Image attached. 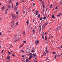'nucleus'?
Returning a JSON list of instances; mask_svg holds the SVG:
<instances>
[{"label":"nucleus","instance_id":"423d86ee","mask_svg":"<svg viewBox=\"0 0 62 62\" xmlns=\"http://www.w3.org/2000/svg\"><path fill=\"white\" fill-rule=\"evenodd\" d=\"M30 29H33V27H31V24H30Z\"/></svg>","mask_w":62,"mask_h":62},{"label":"nucleus","instance_id":"393cba45","mask_svg":"<svg viewBox=\"0 0 62 62\" xmlns=\"http://www.w3.org/2000/svg\"><path fill=\"white\" fill-rule=\"evenodd\" d=\"M43 8H45V5H44V4H43Z\"/></svg>","mask_w":62,"mask_h":62},{"label":"nucleus","instance_id":"cd10ccee","mask_svg":"<svg viewBox=\"0 0 62 62\" xmlns=\"http://www.w3.org/2000/svg\"><path fill=\"white\" fill-rule=\"evenodd\" d=\"M18 23H19V22H17L16 23V25H18Z\"/></svg>","mask_w":62,"mask_h":62},{"label":"nucleus","instance_id":"774afa93","mask_svg":"<svg viewBox=\"0 0 62 62\" xmlns=\"http://www.w3.org/2000/svg\"><path fill=\"white\" fill-rule=\"evenodd\" d=\"M61 47L62 48V45L61 46Z\"/></svg>","mask_w":62,"mask_h":62},{"label":"nucleus","instance_id":"052dcab7","mask_svg":"<svg viewBox=\"0 0 62 62\" xmlns=\"http://www.w3.org/2000/svg\"><path fill=\"white\" fill-rule=\"evenodd\" d=\"M11 4H12V6L13 5V3H12Z\"/></svg>","mask_w":62,"mask_h":62},{"label":"nucleus","instance_id":"aec40b11","mask_svg":"<svg viewBox=\"0 0 62 62\" xmlns=\"http://www.w3.org/2000/svg\"><path fill=\"white\" fill-rule=\"evenodd\" d=\"M52 18H55L54 17V15H53L52 16Z\"/></svg>","mask_w":62,"mask_h":62},{"label":"nucleus","instance_id":"7c9ffc66","mask_svg":"<svg viewBox=\"0 0 62 62\" xmlns=\"http://www.w3.org/2000/svg\"><path fill=\"white\" fill-rule=\"evenodd\" d=\"M55 56H54V58L55 59H56V55H55Z\"/></svg>","mask_w":62,"mask_h":62},{"label":"nucleus","instance_id":"c756f323","mask_svg":"<svg viewBox=\"0 0 62 62\" xmlns=\"http://www.w3.org/2000/svg\"><path fill=\"white\" fill-rule=\"evenodd\" d=\"M38 17L39 18H40V14H39L38 15Z\"/></svg>","mask_w":62,"mask_h":62},{"label":"nucleus","instance_id":"bf43d9fd","mask_svg":"<svg viewBox=\"0 0 62 62\" xmlns=\"http://www.w3.org/2000/svg\"><path fill=\"white\" fill-rule=\"evenodd\" d=\"M51 37V38H52V37H53V36L52 35L51 36H50Z\"/></svg>","mask_w":62,"mask_h":62},{"label":"nucleus","instance_id":"0eeeda50","mask_svg":"<svg viewBox=\"0 0 62 62\" xmlns=\"http://www.w3.org/2000/svg\"><path fill=\"white\" fill-rule=\"evenodd\" d=\"M15 25H13L11 27V29H12L13 28H14L15 27Z\"/></svg>","mask_w":62,"mask_h":62},{"label":"nucleus","instance_id":"a878e982","mask_svg":"<svg viewBox=\"0 0 62 62\" xmlns=\"http://www.w3.org/2000/svg\"><path fill=\"white\" fill-rule=\"evenodd\" d=\"M18 2H17L16 3V6H18Z\"/></svg>","mask_w":62,"mask_h":62},{"label":"nucleus","instance_id":"e433bc0d","mask_svg":"<svg viewBox=\"0 0 62 62\" xmlns=\"http://www.w3.org/2000/svg\"><path fill=\"white\" fill-rule=\"evenodd\" d=\"M18 13H19V12H18V11L16 12V14H18Z\"/></svg>","mask_w":62,"mask_h":62},{"label":"nucleus","instance_id":"4c0bfd02","mask_svg":"<svg viewBox=\"0 0 62 62\" xmlns=\"http://www.w3.org/2000/svg\"><path fill=\"white\" fill-rule=\"evenodd\" d=\"M40 20H42V18L41 17L40 19Z\"/></svg>","mask_w":62,"mask_h":62},{"label":"nucleus","instance_id":"c03bdc74","mask_svg":"<svg viewBox=\"0 0 62 62\" xmlns=\"http://www.w3.org/2000/svg\"><path fill=\"white\" fill-rule=\"evenodd\" d=\"M8 53L9 54H11V53H10V52H9V51H8Z\"/></svg>","mask_w":62,"mask_h":62},{"label":"nucleus","instance_id":"f03ea898","mask_svg":"<svg viewBox=\"0 0 62 62\" xmlns=\"http://www.w3.org/2000/svg\"><path fill=\"white\" fill-rule=\"evenodd\" d=\"M11 16L12 18L14 19H16V17H15V16L13 14H11Z\"/></svg>","mask_w":62,"mask_h":62},{"label":"nucleus","instance_id":"72a5a7b5","mask_svg":"<svg viewBox=\"0 0 62 62\" xmlns=\"http://www.w3.org/2000/svg\"><path fill=\"white\" fill-rule=\"evenodd\" d=\"M48 47V46H46V50H47V48Z\"/></svg>","mask_w":62,"mask_h":62},{"label":"nucleus","instance_id":"b1692460","mask_svg":"<svg viewBox=\"0 0 62 62\" xmlns=\"http://www.w3.org/2000/svg\"><path fill=\"white\" fill-rule=\"evenodd\" d=\"M45 54H46V53H45V52H44V53L43 54V55H45Z\"/></svg>","mask_w":62,"mask_h":62},{"label":"nucleus","instance_id":"58836bf2","mask_svg":"<svg viewBox=\"0 0 62 62\" xmlns=\"http://www.w3.org/2000/svg\"><path fill=\"white\" fill-rule=\"evenodd\" d=\"M34 51V50H33L31 51V53H33V52Z\"/></svg>","mask_w":62,"mask_h":62},{"label":"nucleus","instance_id":"a18cd8bd","mask_svg":"<svg viewBox=\"0 0 62 62\" xmlns=\"http://www.w3.org/2000/svg\"><path fill=\"white\" fill-rule=\"evenodd\" d=\"M37 42L38 43H39V40H38L37 41Z\"/></svg>","mask_w":62,"mask_h":62},{"label":"nucleus","instance_id":"bb28decb","mask_svg":"<svg viewBox=\"0 0 62 62\" xmlns=\"http://www.w3.org/2000/svg\"><path fill=\"white\" fill-rule=\"evenodd\" d=\"M12 56H16V55H15L14 54H13L12 55Z\"/></svg>","mask_w":62,"mask_h":62},{"label":"nucleus","instance_id":"6ab92c4d","mask_svg":"<svg viewBox=\"0 0 62 62\" xmlns=\"http://www.w3.org/2000/svg\"><path fill=\"white\" fill-rule=\"evenodd\" d=\"M45 27V25H44L42 26V28H44Z\"/></svg>","mask_w":62,"mask_h":62},{"label":"nucleus","instance_id":"79ce46f5","mask_svg":"<svg viewBox=\"0 0 62 62\" xmlns=\"http://www.w3.org/2000/svg\"><path fill=\"white\" fill-rule=\"evenodd\" d=\"M23 43H26V41H24L23 42Z\"/></svg>","mask_w":62,"mask_h":62},{"label":"nucleus","instance_id":"6e6552de","mask_svg":"<svg viewBox=\"0 0 62 62\" xmlns=\"http://www.w3.org/2000/svg\"><path fill=\"white\" fill-rule=\"evenodd\" d=\"M32 32L34 34H35V32H36V31L35 30V29H33V30L32 31Z\"/></svg>","mask_w":62,"mask_h":62},{"label":"nucleus","instance_id":"ddd939ff","mask_svg":"<svg viewBox=\"0 0 62 62\" xmlns=\"http://www.w3.org/2000/svg\"><path fill=\"white\" fill-rule=\"evenodd\" d=\"M7 7L8 8H10L11 7L9 5H8L7 6Z\"/></svg>","mask_w":62,"mask_h":62},{"label":"nucleus","instance_id":"49530a36","mask_svg":"<svg viewBox=\"0 0 62 62\" xmlns=\"http://www.w3.org/2000/svg\"><path fill=\"white\" fill-rule=\"evenodd\" d=\"M26 62H28V59H26Z\"/></svg>","mask_w":62,"mask_h":62},{"label":"nucleus","instance_id":"ea45409f","mask_svg":"<svg viewBox=\"0 0 62 62\" xmlns=\"http://www.w3.org/2000/svg\"><path fill=\"white\" fill-rule=\"evenodd\" d=\"M47 8H46V11H45L46 12H47Z\"/></svg>","mask_w":62,"mask_h":62},{"label":"nucleus","instance_id":"20e7f679","mask_svg":"<svg viewBox=\"0 0 62 62\" xmlns=\"http://www.w3.org/2000/svg\"><path fill=\"white\" fill-rule=\"evenodd\" d=\"M61 27V26H60L56 29V30L58 31V30L59 29H60Z\"/></svg>","mask_w":62,"mask_h":62},{"label":"nucleus","instance_id":"1a4fd4ad","mask_svg":"<svg viewBox=\"0 0 62 62\" xmlns=\"http://www.w3.org/2000/svg\"><path fill=\"white\" fill-rule=\"evenodd\" d=\"M33 57L32 56H31L29 58V60L30 59H31V58H32Z\"/></svg>","mask_w":62,"mask_h":62},{"label":"nucleus","instance_id":"2f4dec72","mask_svg":"<svg viewBox=\"0 0 62 62\" xmlns=\"http://www.w3.org/2000/svg\"><path fill=\"white\" fill-rule=\"evenodd\" d=\"M33 56H34V57H35V56H36V54H33Z\"/></svg>","mask_w":62,"mask_h":62},{"label":"nucleus","instance_id":"0e129e2a","mask_svg":"<svg viewBox=\"0 0 62 62\" xmlns=\"http://www.w3.org/2000/svg\"><path fill=\"white\" fill-rule=\"evenodd\" d=\"M33 21L34 22H35V20H34V19H33Z\"/></svg>","mask_w":62,"mask_h":62},{"label":"nucleus","instance_id":"c9c22d12","mask_svg":"<svg viewBox=\"0 0 62 62\" xmlns=\"http://www.w3.org/2000/svg\"><path fill=\"white\" fill-rule=\"evenodd\" d=\"M42 38L43 39H44V36L43 35L42 36Z\"/></svg>","mask_w":62,"mask_h":62},{"label":"nucleus","instance_id":"4468645a","mask_svg":"<svg viewBox=\"0 0 62 62\" xmlns=\"http://www.w3.org/2000/svg\"><path fill=\"white\" fill-rule=\"evenodd\" d=\"M38 11H37L36 12V13L35 14L36 15H38Z\"/></svg>","mask_w":62,"mask_h":62},{"label":"nucleus","instance_id":"a211bd4d","mask_svg":"<svg viewBox=\"0 0 62 62\" xmlns=\"http://www.w3.org/2000/svg\"><path fill=\"white\" fill-rule=\"evenodd\" d=\"M35 44L37 45V44L38 43H37V40H36L35 41Z\"/></svg>","mask_w":62,"mask_h":62},{"label":"nucleus","instance_id":"7ed1b4c3","mask_svg":"<svg viewBox=\"0 0 62 62\" xmlns=\"http://www.w3.org/2000/svg\"><path fill=\"white\" fill-rule=\"evenodd\" d=\"M14 9L15 10L16 12H17V8L16 7V6H15L14 7Z\"/></svg>","mask_w":62,"mask_h":62},{"label":"nucleus","instance_id":"13d9d810","mask_svg":"<svg viewBox=\"0 0 62 62\" xmlns=\"http://www.w3.org/2000/svg\"><path fill=\"white\" fill-rule=\"evenodd\" d=\"M22 47V46H20V48Z\"/></svg>","mask_w":62,"mask_h":62},{"label":"nucleus","instance_id":"9d476101","mask_svg":"<svg viewBox=\"0 0 62 62\" xmlns=\"http://www.w3.org/2000/svg\"><path fill=\"white\" fill-rule=\"evenodd\" d=\"M28 20H27V21L26 22V23H27V25H28Z\"/></svg>","mask_w":62,"mask_h":62},{"label":"nucleus","instance_id":"473e14b6","mask_svg":"<svg viewBox=\"0 0 62 62\" xmlns=\"http://www.w3.org/2000/svg\"><path fill=\"white\" fill-rule=\"evenodd\" d=\"M52 54H56V53H55V52H52Z\"/></svg>","mask_w":62,"mask_h":62},{"label":"nucleus","instance_id":"603ef678","mask_svg":"<svg viewBox=\"0 0 62 62\" xmlns=\"http://www.w3.org/2000/svg\"><path fill=\"white\" fill-rule=\"evenodd\" d=\"M8 33H9V32H11V31H8Z\"/></svg>","mask_w":62,"mask_h":62},{"label":"nucleus","instance_id":"c85d7f7f","mask_svg":"<svg viewBox=\"0 0 62 62\" xmlns=\"http://www.w3.org/2000/svg\"><path fill=\"white\" fill-rule=\"evenodd\" d=\"M44 25H45V26H46V25H47V24H46V23H45L44 24Z\"/></svg>","mask_w":62,"mask_h":62},{"label":"nucleus","instance_id":"09e8293b","mask_svg":"<svg viewBox=\"0 0 62 62\" xmlns=\"http://www.w3.org/2000/svg\"><path fill=\"white\" fill-rule=\"evenodd\" d=\"M2 35V33L0 32V36H1Z\"/></svg>","mask_w":62,"mask_h":62},{"label":"nucleus","instance_id":"f257e3e1","mask_svg":"<svg viewBox=\"0 0 62 62\" xmlns=\"http://www.w3.org/2000/svg\"><path fill=\"white\" fill-rule=\"evenodd\" d=\"M16 41L15 40L14 41V42H16V41H19V39H20L17 36H16Z\"/></svg>","mask_w":62,"mask_h":62},{"label":"nucleus","instance_id":"f3484780","mask_svg":"<svg viewBox=\"0 0 62 62\" xmlns=\"http://www.w3.org/2000/svg\"><path fill=\"white\" fill-rule=\"evenodd\" d=\"M43 19L44 20H46V17L44 16L43 17Z\"/></svg>","mask_w":62,"mask_h":62},{"label":"nucleus","instance_id":"4d7b16f0","mask_svg":"<svg viewBox=\"0 0 62 62\" xmlns=\"http://www.w3.org/2000/svg\"><path fill=\"white\" fill-rule=\"evenodd\" d=\"M40 29H41V26H39V28H40Z\"/></svg>","mask_w":62,"mask_h":62},{"label":"nucleus","instance_id":"f8f14e48","mask_svg":"<svg viewBox=\"0 0 62 62\" xmlns=\"http://www.w3.org/2000/svg\"><path fill=\"white\" fill-rule=\"evenodd\" d=\"M58 17H60V14H58V15L57 16Z\"/></svg>","mask_w":62,"mask_h":62},{"label":"nucleus","instance_id":"4be33fe9","mask_svg":"<svg viewBox=\"0 0 62 62\" xmlns=\"http://www.w3.org/2000/svg\"><path fill=\"white\" fill-rule=\"evenodd\" d=\"M52 7H53V6L52 5H51L49 7V8H52Z\"/></svg>","mask_w":62,"mask_h":62},{"label":"nucleus","instance_id":"338daca9","mask_svg":"<svg viewBox=\"0 0 62 62\" xmlns=\"http://www.w3.org/2000/svg\"><path fill=\"white\" fill-rule=\"evenodd\" d=\"M12 45H11L10 46V47H12Z\"/></svg>","mask_w":62,"mask_h":62},{"label":"nucleus","instance_id":"a19ab883","mask_svg":"<svg viewBox=\"0 0 62 62\" xmlns=\"http://www.w3.org/2000/svg\"><path fill=\"white\" fill-rule=\"evenodd\" d=\"M11 1H12V0H10V1H9V3H11Z\"/></svg>","mask_w":62,"mask_h":62},{"label":"nucleus","instance_id":"dca6fc26","mask_svg":"<svg viewBox=\"0 0 62 62\" xmlns=\"http://www.w3.org/2000/svg\"><path fill=\"white\" fill-rule=\"evenodd\" d=\"M5 8V7H3L2 8V9H1L2 10H3V9H5V8Z\"/></svg>","mask_w":62,"mask_h":62},{"label":"nucleus","instance_id":"e2e57ef3","mask_svg":"<svg viewBox=\"0 0 62 62\" xmlns=\"http://www.w3.org/2000/svg\"><path fill=\"white\" fill-rule=\"evenodd\" d=\"M23 34H25V32L24 31Z\"/></svg>","mask_w":62,"mask_h":62},{"label":"nucleus","instance_id":"9b49d317","mask_svg":"<svg viewBox=\"0 0 62 62\" xmlns=\"http://www.w3.org/2000/svg\"><path fill=\"white\" fill-rule=\"evenodd\" d=\"M45 51L46 52V53H47L48 54H49V53L48 51L47 50H45Z\"/></svg>","mask_w":62,"mask_h":62},{"label":"nucleus","instance_id":"5701e85b","mask_svg":"<svg viewBox=\"0 0 62 62\" xmlns=\"http://www.w3.org/2000/svg\"><path fill=\"white\" fill-rule=\"evenodd\" d=\"M57 56H58V57H60V56H61V55H60L59 56H58L57 55H56Z\"/></svg>","mask_w":62,"mask_h":62},{"label":"nucleus","instance_id":"2eb2a0df","mask_svg":"<svg viewBox=\"0 0 62 62\" xmlns=\"http://www.w3.org/2000/svg\"><path fill=\"white\" fill-rule=\"evenodd\" d=\"M29 55H31V56H32L33 55V54H32V53H31L29 54Z\"/></svg>","mask_w":62,"mask_h":62},{"label":"nucleus","instance_id":"3c124183","mask_svg":"<svg viewBox=\"0 0 62 62\" xmlns=\"http://www.w3.org/2000/svg\"><path fill=\"white\" fill-rule=\"evenodd\" d=\"M21 52L22 51V52H23H23H24V51L23 50H21Z\"/></svg>","mask_w":62,"mask_h":62},{"label":"nucleus","instance_id":"864d4df0","mask_svg":"<svg viewBox=\"0 0 62 62\" xmlns=\"http://www.w3.org/2000/svg\"><path fill=\"white\" fill-rule=\"evenodd\" d=\"M22 57H24V55H23L22 56Z\"/></svg>","mask_w":62,"mask_h":62},{"label":"nucleus","instance_id":"de8ad7c7","mask_svg":"<svg viewBox=\"0 0 62 62\" xmlns=\"http://www.w3.org/2000/svg\"><path fill=\"white\" fill-rule=\"evenodd\" d=\"M25 0H23L21 2V3H23V2H24Z\"/></svg>","mask_w":62,"mask_h":62},{"label":"nucleus","instance_id":"412c9836","mask_svg":"<svg viewBox=\"0 0 62 62\" xmlns=\"http://www.w3.org/2000/svg\"><path fill=\"white\" fill-rule=\"evenodd\" d=\"M45 40H46H46H47V37L46 36H45Z\"/></svg>","mask_w":62,"mask_h":62},{"label":"nucleus","instance_id":"8fccbe9b","mask_svg":"<svg viewBox=\"0 0 62 62\" xmlns=\"http://www.w3.org/2000/svg\"><path fill=\"white\" fill-rule=\"evenodd\" d=\"M3 52H4V50H3L1 51V53H3Z\"/></svg>","mask_w":62,"mask_h":62},{"label":"nucleus","instance_id":"39448f33","mask_svg":"<svg viewBox=\"0 0 62 62\" xmlns=\"http://www.w3.org/2000/svg\"><path fill=\"white\" fill-rule=\"evenodd\" d=\"M10 56H9V54L8 55V56H7V58H6V60H7L8 59H10Z\"/></svg>","mask_w":62,"mask_h":62},{"label":"nucleus","instance_id":"680f3d73","mask_svg":"<svg viewBox=\"0 0 62 62\" xmlns=\"http://www.w3.org/2000/svg\"><path fill=\"white\" fill-rule=\"evenodd\" d=\"M49 30H51V28H50L49 29Z\"/></svg>","mask_w":62,"mask_h":62},{"label":"nucleus","instance_id":"6e6d98bb","mask_svg":"<svg viewBox=\"0 0 62 62\" xmlns=\"http://www.w3.org/2000/svg\"><path fill=\"white\" fill-rule=\"evenodd\" d=\"M58 8L57 7H56L55 9H57Z\"/></svg>","mask_w":62,"mask_h":62},{"label":"nucleus","instance_id":"37998d69","mask_svg":"<svg viewBox=\"0 0 62 62\" xmlns=\"http://www.w3.org/2000/svg\"><path fill=\"white\" fill-rule=\"evenodd\" d=\"M35 5V3H34L32 5L33 6H34V5Z\"/></svg>","mask_w":62,"mask_h":62},{"label":"nucleus","instance_id":"f704fd0d","mask_svg":"<svg viewBox=\"0 0 62 62\" xmlns=\"http://www.w3.org/2000/svg\"><path fill=\"white\" fill-rule=\"evenodd\" d=\"M8 10V8H7V9H6V10L7 11V10Z\"/></svg>","mask_w":62,"mask_h":62},{"label":"nucleus","instance_id":"5fc2aeb1","mask_svg":"<svg viewBox=\"0 0 62 62\" xmlns=\"http://www.w3.org/2000/svg\"><path fill=\"white\" fill-rule=\"evenodd\" d=\"M7 11H6L5 12V14H7Z\"/></svg>","mask_w":62,"mask_h":62},{"label":"nucleus","instance_id":"69168bd1","mask_svg":"<svg viewBox=\"0 0 62 62\" xmlns=\"http://www.w3.org/2000/svg\"><path fill=\"white\" fill-rule=\"evenodd\" d=\"M25 13V12L24 11H23V13Z\"/></svg>","mask_w":62,"mask_h":62}]
</instances>
